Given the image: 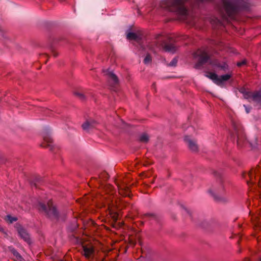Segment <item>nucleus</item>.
Wrapping results in <instances>:
<instances>
[{
  "label": "nucleus",
  "mask_w": 261,
  "mask_h": 261,
  "mask_svg": "<svg viewBox=\"0 0 261 261\" xmlns=\"http://www.w3.org/2000/svg\"><path fill=\"white\" fill-rule=\"evenodd\" d=\"M248 8V4L242 0H222L220 12L224 19L232 18L234 15L242 10Z\"/></svg>",
  "instance_id": "f257e3e1"
},
{
  "label": "nucleus",
  "mask_w": 261,
  "mask_h": 261,
  "mask_svg": "<svg viewBox=\"0 0 261 261\" xmlns=\"http://www.w3.org/2000/svg\"><path fill=\"white\" fill-rule=\"evenodd\" d=\"M189 0H163L162 7L169 11L185 16L187 14L188 10L185 7V3Z\"/></svg>",
  "instance_id": "f03ea898"
},
{
  "label": "nucleus",
  "mask_w": 261,
  "mask_h": 261,
  "mask_svg": "<svg viewBox=\"0 0 261 261\" xmlns=\"http://www.w3.org/2000/svg\"><path fill=\"white\" fill-rule=\"evenodd\" d=\"M38 209L40 211L44 213L48 218L52 220H61L62 221L65 220L64 216L60 214L51 201H48L47 205L42 202H39Z\"/></svg>",
  "instance_id": "7ed1b4c3"
},
{
  "label": "nucleus",
  "mask_w": 261,
  "mask_h": 261,
  "mask_svg": "<svg viewBox=\"0 0 261 261\" xmlns=\"http://www.w3.org/2000/svg\"><path fill=\"white\" fill-rule=\"evenodd\" d=\"M155 46L159 49L163 48L165 51L174 54L175 53L177 47L173 42H167L165 37L162 35L159 34L155 38Z\"/></svg>",
  "instance_id": "20e7f679"
},
{
  "label": "nucleus",
  "mask_w": 261,
  "mask_h": 261,
  "mask_svg": "<svg viewBox=\"0 0 261 261\" xmlns=\"http://www.w3.org/2000/svg\"><path fill=\"white\" fill-rule=\"evenodd\" d=\"M233 132L230 134V139L234 142L237 141L238 146L241 147L246 142L244 129L241 126L233 124Z\"/></svg>",
  "instance_id": "39448f33"
},
{
  "label": "nucleus",
  "mask_w": 261,
  "mask_h": 261,
  "mask_svg": "<svg viewBox=\"0 0 261 261\" xmlns=\"http://www.w3.org/2000/svg\"><path fill=\"white\" fill-rule=\"evenodd\" d=\"M239 91L242 93L245 98H251L253 101L261 102V92H255L252 93L247 91L244 87H241Z\"/></svg>",
  "instance_id": "423d86ee"
},
{
  "label": "nucleus",
  "mask_w": 261,
  "mask_h": 261,
  "mask_svg": "<svg viewBox=\"0 0 261 261\" xmlns=\"http://www.w3.org/2000/svg\"><path fill=\"white\" fill-rule=\"evenodd\" d=\"M194 58H197L199 56L198 62L195 64V68L199 69L205 63H207L210 60V57L207 54L206 51H202L199 53L198 52L195 53L193 54Z\"/></svg>",
  "instance_id": "0eeeda50"
},
{
  "label": "nucleus",
  "mask_w": 261,
  "mask_h": 261,
  "mask_svg": "<svg viewBox=\"0 0 261 261\" xmlns=\"http://www.w3.org/2000/svg\"><path fill=\"white\" fill-rule=\"evenodd\" d=\"M210 64L213 68L219 69L224 71H226L229 69V66L226 62H220L217 59L210 60Z\"/></svg>",
  "instance_id": "6e6552de"
},
{
  "label": "nucleus",
  "mask_w": 261,
  "mask_h": 261,
  "mask_svg": "<svg viewBox=\"0 0 261 261\" xmlns=\"http://www.w3.org/2000/svg\"><path fill=\"white\" fill-rule=\"evenodd\" d=\"M17 230L19 236L28 243H31V239L29 234L27 230L22 228L19 224H16Z\"/></svg>",
  "instance_id": "1a4fd4ad"
},
{
  "label": "nucleus",
  "mask_w": 261,
  "mask_h": 261,
  "mask_svg": "<svg viewBox=\"0 0 261 261\" xmlns=\"http://www.w3.org/2000/svg\"><path fill=\"white\" fill-rule=\"evenodd\" d=\"M103 72L107 76L109 82L112 85H116L118 83V79L117 76L109 69L103 70Z\"/></svg>",
  "instance_id": "9d476101"
},
{
  "label": "nucleus",
  "mask_w": 261,
  "mask_h": 261,
  "mask_svg": "<svg viewBox=\"0 0 261 261\" xmlns=\"http://www.w3.org/2000/svg\"><path fill=\"white\" fill-rule=\"evenodd\" d=\"M232 77L231 73H227L225 74L218 75V80L216 82V84L218 86H221L224 82L227 81Z\"/></svg>",
  "instance_id": "9b49d317"
},
{
  "label": "nucleus",
  "mask_w": 261,
  "mask_h": 261,
  "mask_svg": "<svg viewBox=\"0 0 261 261\" xmlns=\"http://www.w3.org/2000/svg\"><path fill=\"white\" fill-rule=\"evenodd\" d=\"M185 141L187 143L189 148L193 151L197 150L198 147L196 143L191 140L189 136H186L184 138Z\"/></svg>",
  "instance_id": "f8f14e48"
},
{
  "label": "nucleus",
  "mask_w": 261,
  "mask_h": 261,
  "mask_svg": "<svg viewBox=\"0 0 261 261\" xmlns=\"http://www.w3.org/2000/svg\"><path fill=\"white\" fill-rule=\"evenodd\" d=\"M84 255L87 258H89L94 253L93 247L83 246Z\"/></svg>",
  "instance_id": "ddd939ff"
},
{
  "label": "nucleus",
  "mask_w": 261,
  "mask_h": 261,
  "mask_svg": "<svg viewBox=\"0 0 261 261\" xmlns=\"http://www.w3.org/2000/svg\"><path fill=\"white\" fill-rule=\"evenodd\" d=\"M94 121H87L82 125V128L84 130L88 131L90 129L95 126L94 124L95 123Z\"/></svg>",
  "instance_id": "4468645a"
},
{
  "label": "nucleus",
  "mask_w": 261,
  "mask_h": 261,
  "mask_svg": "<svg viewBox=\"0 0 261 261\" xmlns=\"http://www.w3.org/2000/svg\"><path fill=\"white\" fill-rule=\"evenodd\" d=\"M127 38L129 40H139L140 37L135 33L129 32L127 34Z\"/></svg>",
  "instance_id": "2eb2a0df"
},
{
  "label": "nucleus",
  "mask_w": 261,
  "mask_h": 261,
  "mask_svg": "<svg viewBox=\"0 0 261 261\" xmlns=\"http://www.w3.org/2000/svg\"><path fill=\"white\" fill-rule=\"evenodd\" d=\"M205 76L212 80L215 84H216V82L218 80V75L215 73L209 72Z\"/></svg>",
  "instance_id": "dca6fc26"
},
{
  "label": "nucleus",
  "mask_w": 261,
  "mask_h": 261,
  "mask_svg": "<svg viewBox=\"0 0 261 261\" xmlns=\"http://www.w3.org/2000/svg\"><path fill=\"white\" fill-rule=\"evenodd\" d=\"M5 220L9 223H12L13 222L16 221L17 220V218L16 217H12L10 215H8L5 217Z\"/></svg>",
  "instance_id": "f3484780"
},
{
  "label": "nucleus",
  "mask_w": 261,
  "mask_h": 261,
  "mask_svg": "<svg viewBox=\"0 0 261 261\" xmlns=\"http://www.w3.org/2000/svg\"><path fill=\"white\" fill-rule=\"evenodd\" d=\"M148 136L145 133L141 134L139 137V141L142 142L146 143L148 141Z\"/></svg>",
  "instance_id": "a211bd4d"
},
{
  "label": "nucleus",
  "mask_w": 261,
  "mask_h": 261,
  "mask_svg": "<svg viewBox=\"0 0 261 261\" xmlns=\"http://www.w3.org/2000/svg\"><path fill=\"white\" fill-rule=\"evenodd\" d=\"M78 227V225L77 224L76 221L74 219L72 224L68 226V229L71 231H74Z\"/></svg>",
  "instance_id": "6ab92c4d"
},
{
  "label": "nucleus",
  "mask_w": 261,
  "mask_h": 261,
  "mask_svg": "<svg viewBox=\"0 0 261 261\" xmlns=\"http://www.w3.org/2000/svg\"><path fill=\"white\" fill-rule=\"evenodd\" d=\"M213 195L215 199L218 201L226 202L228 200V198L226 197H223L221 196H217L213 194Z\"/></svg>",
  "instance_id": "aec40b11"
},
{
  "label": "nucleus",
  "mask_w": 261,
  "mask_h": 261,
  "mask_svg": "<svg viewBox=\"0 0 261 261\" xmlns=\"http://www.w3.org/2000/svg\"><path fill=\"white\" fill-rule=\"evenodd\" d=\"M74 95L81 100H84L86 99L85 96L80 92H75Z\"/></svg>",
  "instance_id": "412c9836"
},
{
  "label": "nucleus",
  "mask_w": 261,
  "mask_h": 261,
  "mask_svg": "<svg viewBox=\"0 0 261 261\" xmlns=\"http://www.w3.org/2000/svg\"><path fill=\"white\" fill-rule=\"evenodd\" d=\"M152 61L151 57L149 54H147L144 59V63L145 64H149Z\"/></svg>",
  "instance_id": "4be33fe9"
},
{
  "label": "nucleus",
  "mask_w": 261,
  "mask_h": 261,
  "mask_svg": "<svg viewBox=\"0 0 261 261\" xmlns=\"http://www.w3.org/2000/svg\"><path fill=\"white\" fill-rule=\"evenodd\" d=\"M145 217L150 218L151 219L156 220L157 219L156 216L153 213H146L144 214Z\"/></svg>",
  "instance_id": "5701e85b"
},
{
  "label": "nucleus",
  "mask_w": 261,
  "mask_h": 261,
  "mask_svg": "<svg viewBox=\"0 0 261 261\" xmlns=\"http://www.w3.org/2000/svg\"><path fill=\"white\" fill-rule=\"evenodd\" d=\"M12 252L18 259H20L21 258V256L15 249L12 250Z\"/></svg>",
  "instance_id": "b1692460"
},
{
  "label": "nucleus",
  "mask_w": 261,
  "mask_h": 261,
  "mask_svg": "<svg viewBox=\"0 0 261 261\" xmlns=\"http://www.w3.org/2000/svg\"><path fill=\"white\" fill-rule=\"evenodd\" d=\"M109 177V175L106 172H103L99 175V178L102 179L104 180H107Z\"/></svg>",
  "instance_id": "393cba45"
},
{
  "label": "nucleus",
  "mask_w": 261,
  "mask_h": 261,
  "mask_svg": "<svg viewBox=\"0 0 261 261\" xmlns=\"http://www.w3.org/2000/svg\"><path fill=\"white\" fill-rule=\"evenodd\" d=\"M177 63V60L176 58H174L172 60V61L169 64V66H175Z\"/></svg>",
  "instance_id": "a878e982"
},
{
  "label": "nucleus",
  "mask_w": 261,
  "mask_h": 261,
  "mask_svg": "<svg viewBox=\"0 0 261 261\" xmlns=\"http://www.w3.org/2000/svg\"><path fill=\"white\" fill-rule=\"evenodd\" d=\"M246 63V61L245 60L241 61V62H239L237 63V65L238 66V67H241L244 65H245Z\"/></svg>",
  "instance_id": "bb28decb"
},
{
  "label": "nucleus",
  "mask_w": 261,
  "mask_h": 261,
  "mask_svg": "<svg viewBox=\"0 0 261 261\" xmlns=\"http://www.w3.org/2000/svg\"><path fill=\"white\" fill-rule=\"evenodd\" d=\"M244 107L245 108V110L247 113H249L250 112L251 108L249 107H248L246 105H244Z\"/></svg>",
  "instance_id": "cd10ccee"
},
{
  "label": "nucleus",
  "mask_w": 261,
  "mask_h": 261,
  "mask_svg": "<svg viewBox=\"0 0 261 261\" xmlns=\"http://www.w3.org/2000/svg\"><path fill=\"white\" fill-rule=\"evenodd\" d=\"M184 209L185 212L187 214H189V215H191V213H190V211H189L187 208H184Z\"/></svg>",
  "instance_id": "c85d7f7f"
},
{
  "label": "nucleus",
  "mask_w": 261,
  "mask_h": 261,
  "mask_svg": "<svg viewBox=\"0 0 261 261\" xmlns=\"http://www.w3.org/2000/svg\"><path fill=\"white\" fill-rule=\"evenodd\" d=\"M231 52H232V53H233L234 54H238L237 51L236 49H233V48L231 49Z\"/></svg>",
  "instance_id": "c756f323"
},
{
  "label": "nucleus",
  "mask_w": 261,
  "mask_h": 261,
  "mask_svg": "<svg viewBox=\"0 0 261 261\" xmlns=\"http://www.w3.org/2000/svg\"><path fill=\"white\" fill-rule=\"evenodd\" d=\"M45 111H46L45 112V114H47L48 115L49 112V111L48 110H46Z\"/></svg>",
  "instance_id": "7c9ffc66"
},
{
  "label": "nucleus",
  "mask_w": 261,
  "mask_h": 261,
  "mask_svg": "<svg viewBox=\"0 0 261 261\" xmlns=\"http://www.w3.org/2000/svg\"><path fill=\"white\" fill-rule=\"evenodd\" d=\"M54 56L55 57H57V54H56V53H54Z\"/></svg>",
  "instance_id": "2f4dec72"
},
{
  "label": "nucleus",
  "mask_w": 261,
  "mask_h": 261,
  "mask_svg": "<svg viewBox=\"0 0 261 261\" xmlns=\"http://www.w3.org/2000/svg\"><path fill=\"white\" fill-rule=\"evenodd\" d=\"M217 172H215V176H217Z\"/></svg>",
  "instance_id": "473e14b6"
},
{
  "label": "nucleus",
  "mask_w": 261,
  "mask_h": 261,
  "mask_svg": "<svg viewBox=\"0 0 261 261\" xmlns=\"http://www.w3.org/2000/svg\"><path fill=\"white\" fill-rule=\"evenodd\" d=\"M258 261H261V258H260Z\"/></svg>",
  "instance_id": "72a5a7b5"
}]
</instances>
